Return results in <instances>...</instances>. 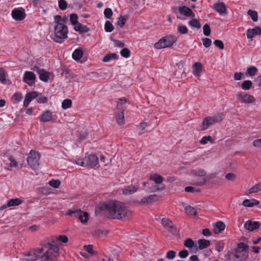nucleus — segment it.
<instances>
[{"mask_svg":"<svg viewBox=\"0 0 261 261\" xmlns=\"http://www.w3.org/2000/svg\"><path fill=\"white\" fill-rule=\"evenodd\" d=\"M83 51L80 48L76 49L72 54V58L74 60L77 61L82 58Z\"/></svg>","mask_w":261,"mask_h":261,"instance_id":"nucleus-32","label":"nucleus"},{"mask_svg":"<svg viewBox=\"0 0 261 261\" xmlns=\"http://www.w3.org/2000/svg\"><path fill=\"white\" fill-rule=\"evenodd\" d=\"M36 77V75L34 72L25 71L23 77V81L31 86L34 83Z\"/></svg>","mask_w":261,"mask_h":261,"instance_id":"nucleus-12","label":"nucleus"},{"mask_svg":"<svg viewBox=\"0 0 261 261\" xmlns=\"http://www.w3.org/2000/svg\"><path fill=\"white\" fill-rule=\"evenodd\" d=\"M175 252L173 250H170L167 252L166 257L169 259H173L175 256Z\"/></svg>","mask_w":261,"mask_h":261,"instance_id":"nucleus-62","label":"nucleus"},{"mask_svg":"<svg viewBox=\"0 0 261 261\" xmlns=\"http://www.w3.org/2000/svg\"><path fill=\"white\" fill-rule=\"evenodd\" d=\"M252 85V83L250 80L244 81L241 84V88L244 90H249Z\"/></svg>","mask_w":261,"mask_h":261,"instance_id":"nucleus-36","label":"nucleus"},{"mask_svg":"<svg viewBox=\"0 0 261 261\" xmlns=\"http://www.w3.org/2000/svg\"><path fill=\"white\" fill-rule=\"evenodd\" d=\"M78 16L76 14H72L70 17V20L72 25H74L78 23L77 21Z\"/></svg>","mask_w":261,"mask_h":261,"instance_id":"nucleus-54","label":"nucleus"},{"mask_svg":"<svg viewBox=\"0 0 261 261\" xmlns=\"http://www.w3.org/2000/svg\"><path fill=\"white\" fill-rule=\"evenodd\" d=\"M175 40L172 37L167 36L161 38L158 42L154 44V47L156 49H161L171 46Z\"/></svg>","mask_w":261,"mask_h":261,"instance_id":"nucleus-7","label":"nucleus"},{"mask_svg":"<svg viewBox=\"0 0 261 261\" xmlns=\"http://www.w3.org/2000/svg\"><path fill=\"white\" fill-rule=\"evenodd\" d=\"M214 44L215 46L218 47L220 49H223L224 48V45L223 42L220 40H215L214 41Z\"/></svg>","mask_w":261,"mask_h":261,"instance_id":"nucleus-57","label":"nucleus"},{"mask_svg":"<svg viewBox=\"0 0 261 261\" xmlns=\"http://www.w3.org/2000/svg\"><path fill=\"white\" fill-rule=\"evenodd\" d=\"M72 101L69 99L64 100L62 103V107L64 109H67L71 107Z\"/></svg>","mask_w":261,"mask_h":261,"instance_id":"nucleus-45","label":"nucleus"},{"mask_svg":"<svg viewBox=\"0 0 261 261\" xmlns=\"http://www.w3.org/2000/svg\"><path fill=\"white\" fill-rule=\"evenodd\" d=\"M68 30L67 27L64 23L56 24L54 27L55 35L52 38L56 42L62 43L67 38Z\"/></svg>","mask_w":261,"mask_h":261,"instance_id":"nucleus-4","label":"nucleus"},{"mask_svg":"<svg viewBox=\"0 0 261 261\" xmlns=\"http://www.w3.org/2000/svg\"><path fill=\"white\" fill-rule=\"evenodd\" d=\"M177 30L181 34H186L188 32V28L182 25H179L177 28Z\"/></svg>","mask_w":261,"mask_h":261,"instance_id":"nucleus-49","label":"nucleus"},{"mask_svg":"<svg viewBox=\"0 0 261 261\" xmlns=\"http://www.w3.org/2000/svg\"><path fill=\"white\" fill-rule=\"evenodd\" d=\"M260 191L258 183L255 184L254 186L250 188L246 192V195H249L251 193H257Z\"/></svg>","mask_w":261,"mask_h":261,"instance_id":"nucleus-38","label":"nucleus"},{"mask_svg":"<svg viewBox=\"0 0 261 261\" xmlns=\"http://www.w3.org/2000/svg\"><path fill=\"white\" fill-rule=\"evenodd\" d=\"M12 16L15 20L21 21L25 17V14L23 9H14L11 13Z\"/></svg>","mask_w":261,"mask_h":261,"instance_id":"nucleus-11","label":"nucleus"},{"mask_svg":"<svg viewBox=\"0 0 261 261\" xmlns=\"http://www.w3.org/2000/svg\"><path fill=\"white\" fill-rule=\"evenodd\" d=\"M126 19L125 16H120L118 18L117 24L120 27L122 28L125 24Z\"/></svg>","mask_w":261,"mask_h":261,"instance_id":"nucleus-47","label":"nucleus"},{"mask_svg":"<svg viewBox=\"0 0 261 261\" xmlns=\"http://www.w3.org/2000/svg\"><path fill=\"white\" fill-rule=\"evenodd\" d=\"M68 241V238L65 235H59L53 237V243L60 242L63 243H66Z\"/></svg>","mask_w":261,"mask_h":261,"instance_id":"nucleus-28","label":"nucleus"},{"mask_svg":"<svg viewBox=\"0 0 261 261\" xmlns=\"http://www.w3.org/2000/svg\"><path fill=\"white\" fill-rule=\"evenodd\" d=\"M184 246L190 249L192 252L196 253L198 250L197 244L190 238L187 239L184 243Z\"/></svg>","mask_w":261,"mask_h":261,"instance_id":"nucleus-15","label":"nucleus"},{"mask_svg":"<svg viewBox=\"0 0 261 261\" xmlns=\"http://www.w3.org/2000/svg\"><path fill=\"white\" fill-rule=\"evenodd\" d=\"M89 214L86 212H82L81 214L79 216V219L82 223H86L89 220Z\"/></svg>","mask_w":261,"mask_h":261,"instance_id":"nucleus-37","label":"nucleus"},{"mask_svg":"<svg viewBox=\"0 0 261 261\" xmlns=\"http://www.w3.org/2000/svg\"><path fill=\"white\" fill-rule=\"evenodd\" d=\"M259 204V201L255 199H245L242 202V205L245 207H253L254 205H257Z\"/></svg>","mask_w":261,"mask_h":261,"instance_id":"nucleus-26","label":"nucleus"},{"mask_svg":"<svg viewBox=\"0 0 261 261\" xmlns=\"http://www.w3.org/2000/svg\"><path fill=\"white\" fill-rule=\"evenodd\" d=\"M149 179L153 181L155 184L159 185L163 182L164 178L159 174H154L150 176Z\"/></svg>","mask_w":261,"mask_h":261,"instance_id":"nucleus-29","label":"nucleus"},{"mask_svg":"<svg viewBox=\"0 0 261 261\" xmlns=\"http://www.w3.org/2000/svg\"><path fill=\"white\" fill-rule=\"evenodd\" d=\"M84 249L86 251L88 252L89 254H90L91 255H94V251H93V246L92 245H85L84 246Z\"/></svg>","mask_w":261,"mask_h":261,"instance_id":"nucleus-58","label":"nucleus"},{"mask_svg":"<svg viewBox=\"0 0 261 261\" xmlns=\"http://www.w3.org/2000/svg\"><path fill=\"white\" fill-rule=\"evenodd\" d=\"M222 120L221 114H217L212 116H207L204 118L201 125V130H205L208 127L216 123L220 122Z\"/></svg>","mask_w":261,"mask_h":261,"instance_id":"nucleus-5","label":"nucleus"},{"mask_svg":"<svg viewBox=\"0 0 261 261\" xmlns=\"http://www.w3.org/2000/svg\"><path fill=\"white\" fill-rule=\"evenodd\" d=\"M75 31L79 32L80 33H87L89 31V29L86 26L83 25L80 22L74 25Z\"/></svg>","mask_w":261,"mask_h":261,"instance_id":"nucleus-30","label":"nucleus"},{"mask_svg":"<svg viewBox=\"0 0 261 261\" xmlns=\"http://www.w3.org/2000/svg\"><path fill=\"white\" fill-rule=\"evenodd\" d=\"M117 59V55L115 53L109 54L106 55L103 58L102 61L104 62H107L112 59Z\"/></svg>","mask_w":261,"mask_h":261,"instance_id":"nucleus-42","label":"nucleus"},{"mask_svg":"<svg viewBox=\"0 0 261 261\" xmlns=\"http://www.w3.org/2000/svg\"><path fill=\"white\" fill-rule=\"evenodd\" d=\"M82 211H81L80 209H75L74 210H68L67 213L66 215H70L74 218H79V216L82 213Z\"/></svg>","mask_w":261,"mask_h":261,"instance_id":"nucleus-33","label":"nucleus"},{"mask_svg":"<svg viewBox=\"0 0 261 261\" xmlns=\"http://www.w3.org/2000/svg\"><path fill=\"white\" fill-rule=\"evenodd\" d=\"M179 12L187 17H194L195 14L192 11V10L186 6H181L178 8Z\"/></svg>","mask_w":261,"mask_h":261,"instance_id":"nucleus-20","label":"nucleus"},{"mask_svg":"<svg viewBox=\"0 0 261 261\" xmlns=\"http://www.w3.org/2000/svg\"><path fill=\"white\" fill-rule=\"evenodd\" d=\"M67 4L66 2L64 0H59V7L60 9L62 10H65L67 8Z\"/></svg>","mask_w":261,"mask_h":261,"instance_id":"nucleus-60","label":"nucleus"},{"mask_svg":"<svg viewBox=\"0 0 261 261\" xmlns=\"http://www.w3.org/2000/svg\"><path fill=\"white\" fill-rule=\"evenodd\" d=\"M248 246L245 242H240L237 248L228 253L229 259L231 261H244L248 256Z\"/></svg>","mask_w":261,"mask_h":261,"instance_id":"nucleus-3","label":"nucleus"},{"mask_svg":"<svg viewBox=\"0 0 261 261\" xmlns=\"http://www.w3.org/2000/svg\"><path fill=\"white\" fill-rule=\"evenodd\" d=\"M176 66L178 67L179 71L178 73H175V75L177 76L178 77H181L182 76V74L185 72V69L184 68V63L180 61L177 63H176Z\"/></svg>","mask_w":261,"mask_h":261,"instance_id":"nucleus-34","label":"nucleus"},{"mask_svg":"<svg viewBox=\"0 0 261 261\" xmlns=\"http://www.w3.org/2000/svg\"><path fill=\"white\" fill-rule=\"evenodd\" d=\"M115 119L118 124L121 125L124 124V109H122L120 112L116 114Z\"/></svg>","mask_w":261,"mask_h":261,"instance_id":"nucleus-24","label":"nucleus"},{"mask_svg":"<svg viewBox=\"0 0 261 261\" xmlns=\"http://www.w3.org/2000/svg\"><path fill=\"white\" fill-rule=\"evenodd\" d=\"M6 81V72L3 68H0V81L4 83Z\"/></svg>","mask_w":261,"mask_h":261,"instance_id":"nucleus-55","label":"nucleus"},{"mask_svg":"<svg viewBox=\"0 0 261 261\" xmlns=\"http://www.w3.org/2000/svg\"><path fill=\"white\" fill-rule=\"evenodd\" d=\"M105 207L111 219L125 220L132 216V212L123 203L119 201L110 202L105 204Z\"/></svg>","mask_w":261,"mask_h":261,"instance_id":"nucleus-2","label":"nucleus"},{"mask_svg":"<svg viewBox=\"0 0 261 261\" xmlns=\"http://www.w3.org/2000/svg\"><path fill=\"white\" fill-rule=\"evenodd\" d=\"M59 248L48 242L42 244L41 247L34 249L30 251L24 256V259L27 261H35L43 257V256H49L52 254H59Z\"/></svg>","mask_w":261,"mask_h":261,"instance_id":"nucleus-1","label":"nucleus"},{"mask_svg":"<svg viewBox=\"0 0 261 261\" xmlns=\"http://www.w3.org/2000/svg\"><path fill=\"white\" fill-rule=\"evenodd\" d=\"M211 140H212L211 136H204V137H203L200 140V143L201 144H205L206 143H207V142L208 141H211Z\"/></svg>","mask_w":261,"mask_h":261,"instance_id":"nucleus-61","label":"nucleus"},{"mask_svg":"<svg viewBox=\"0 0 261 261\" xmlns=\"http://www.w3.org/2000/svg\"><path fill=\"white\" fill-rule=\"evenodd\" d=\"M48 184L50 186L55 188H58L60 186L61 182L59 180L52 179L49 181Z\"/></svg>","mask_w":261,"mask_h":261,"instance_id":"nucleus-53","label":"nucleus"},{"mask_svg":"<svg viewBox=\"0 0 261 261\" xmlns=\"http://www.w3.org/2000/svg\"><path fill=\"white\" fill-rule=\"evenodd\" d=\"M189 255V252L187 250H183L179 252V256L180 258H184L187 257Z\"/></svg>","mask_w":261,"mask_h":261,"instance_id":"nucleus-63","label":"nucleus"},{"mask_svg":"<svg viewBox=\"0 0 261 261\" xmlns=\"http://www.w3.org/2000/svg\"><path fill=\"white\" fill-rule=\"evenodd\" d=\"M247 14L249 15L252 20L254 22H256L258 20V15L257 12L254 10H249L247 12Z\"/></svg>","mask_w":261,"mask_h":261,"instance_id":"nucleus-43","label":"nucleus"},{"mask_svg":"<svg viewBox=\"0 0 261 261\" xmlns=\"http://www.w3.org/2000/svg\"><path fill=\"white\" fill-rule=\"evenodd\" d=\"M189 24L193 28H196L197 29H199L201 28V24L199 21L196 18L192 19L189 21Z\"/></svg>","mask_w":261,"mask_h":261,"instance_id":"nucleus-40","label":"nucleus"},{"mask_svg":"<svg viewBox=\"0 0 261 261\" xmlns=\"http://www.w3.org/2000/svg\"><path fill=\"white\" fill-rule=\"evenodd\" d=\"M185 212L187 214L190 215L196 216L197 213L195 208L191 206H187L185 207Z\"/></svg>","mask_w":261,"mask_h":261,"instance_id":"nucleus-41","label":"nucleus"},{"mask_svg":"<svg viewBox=\"0 0 261 261\" xmlns=\"http://www.w3.org/2000/svg\"><path fill=\"white\" fill-rule=\"evenodd\" d=\"M202 71V66L199 62L195 63L193 65V73L196 76L200 75Z\"/></svg>","mask_w":261,"mask_h":261,"instance_id":"nucleus-23","label":"nucleus"},{"mask_svg":"<svg viewBox=\"0 0 261 261\" xmlns=\"http://www.w3.org/2000/svg\"><path fill=\"white\" fill-rule=\"evenodd\" d=\"M127 100L125 97L120 98L118 99V101L117 103V109H121L122 110V106L124 103H126L127 102Z\"/></svg>","mask_w":261,"mask_h":261,"instance_id":"nucleus-46","label":"nucleus"},{"mask_svg":"<svg viewBox=\"0 0 261 261\" xmlns=\"http://www.w3.org/2000/svg\"><path fill=\"white\" fill-rule=\"evenodd\" d=\"M53 113L49 111L46 110L43 112L40 118V121L43 122H54L55 118Z\"/></svg>","mask_w":261,"mask_h":261,"instance_id":"nucleus-13","label":"nucleus"},{"mask_svg":"<svg viewBox=\"0 0 261 261\" xmlns=\"http://www.w3.org/2000/svg\"><path fill=\"white\" fill-rule=\"evenodd\" d=\"M22 200L19 198L12 199L8 202V206H14L20 205L22 203Z\"/></svg>","mask_w":261,"mask_h":261,"instance_id":"nucleus-35","label":"nucleus"},{"mask_svg":"<svg viewBox=\"0 0 261 261\" xmlns=\"http://www.w3.org/2000/svg\"><path fill=\"white\" fill-rule=\"evenodd\" d=\"M225 228V224L222 221H218L214 225V231L216 234H218L223 231Z\"/></svg>","mask_w":261,"mask_h":261,"instance_id":"nucleus-27","label":"nucleus"},{"mask_svg":"<svg viewBox=\"0 0 261 261\" xmlns=\"http://www.w3.org/2000/svg\"><path fill=\"white\" fill-rule=\"evenodd\" d=\"M139 187L140 185L138 182L125 186L122 189V193L125 195L133 194L138 190Z\"/></svg>","mask_w":261,"mask_h":261,"instance_id":"nucleus-10","label":"nucleus"},{"mask_svg":"<svg viewBox=\"0 0 261 261\" xmlns=\"http://www.w3.org/2000/svg\"><path fill=\"white\" fill-rule=\"evenodd\" d=\"M59 254H52L49 256H43V257L40 259V261H55L57 258Z\"/></svg>","mask_w":261,"mask_h":261,"instance_id":"nucleus-39","label":"nucleus"},{"mask_svg":"<svg viewBox=\"0 0 261 261\" xmlns=\"http://www.w3.org/2000/svg\"><path fill=\"white\" fill-rule=\"evenodd\" d=\"M203 34L206 36H208L211 34V29L208 24H205L203 27Z\"/></svg>","mask_w":261,"mask_h":261,"instance_id":"nucleus-50","label":"nucleus"},{"mask_svg":"<svg viewBox=\"0 0 261 261\" xmlns=\"http://www.w3.org/2000/svg\"><path fill=\"white\" fill-rule=\"evenodd\" d=\"M162 224L166 228H169V231L172 234H175L177 232V228L173 222L167 218L162 219Z\"/></svg>","mask_w":261,"mask_h":261,"instance_id":"nucleus-9","label":"nucleus"},{"mask_svg":"<svg viewBox=\"0 0 261 261\" xmlns=\"http://www.w3.org/2000/svg\"><path fill=\"white\" fill-rule=\"evenodd\" d=\"M237 100L243 103H252L255 101V97L247 93L240 91L236 95Z\"/></svg>","mask_w":261,"mask_h":261,"instance_id":"nucleus-8","label":"nucleus"},{"mask_svg":"<svg viewBox=\"0 0 261 261\" xmlns=\"http://www.w3.org/2000/svg\"><path fill=\"white\" fill-rule=\"evenodd\" d=\"M158 200V197L155 195H149L147 197L142 198L141 200L138 202L140 204H148L152 201H156Z\"/></svg>","mask_w":261,"mask_h":261,"instance_id":"nucleus-22","label":"nucleus"},{"mask_svg":"<svg viewBox=\"0 0 261 261\" xmlns=\"http://www.w3.org/2000/svg\"><path fill=\"white\" fill-rule=\"evenodd\" d=\"M104 15L106 18L109 19L113 15V12L110 8H106L104 11Z\"/></svg>","mask_w":261,"mask_h":261,"instance_id":"nucleus-56","label":"nucleus"},{"mask_svg":"<svg viewBox=\"0 0 261 261\" xmlns=\"http://www.w3.org/2000/svg\"><path fill=\"white\" fill-rule=\"evenodd\" d=\"M213 8L220 15L227 14L226 7L223 2L214 4Z\"/></svg>","mask_w":261,"mask_h":261,"instance_id":"nucleus-17","label":"nucleus"},{"mask_svg":"<svg viewBox=\"0 0 261 261\" xmlns=\"http://www.w3.org/2000/svg\"><path fill=\"white\" fill-rule=\"evenodd\" d=\"M121 55L125 58H127L130 56V51L127 48H124L120 51Z\"/></svg>","mask_w":261,"mask_h":261,"instance_id":"nucleus-51","label":"nucleus"},{"mask_svg":"<svg viewBox=\"0 0 261 261\" xmlns=\"http://www.w3.org/2000/svg\"><path fill=\"white\" fill-rule=\"evenodd\" d=\"M75 163L83 167L87 166V163L86 161L85 158L84 159H78L75 161Z\"/></svg>","mask_w":261,"mask_h":261,"instance_id":"nucleus-59","label":"nucleus"},{"mask_svg":"<svg viewBox=\"0 0 261 261\" xmlns=\"http://www.w3.org/2000/svg\"><path fill=\"white\" fill-rule=\"evenodd\" d=\"M252 144L255 147L261 148V139L253 141Z\"/></svg>","mask_w":261,"mask_h":261,"instance_id":"nucleus-64","label":"nucleus"},{"mask_svg":"<svg viewBox=\"0 0 261 261\" xmlns=\"http://www.w3.org/2000/svg\"><path fill=\"white\" fill-rule=\"evenodd\" d=\"M105 30L107 32H111L114 30V27L110 21H106L105 24Z\"/></svg>","mask_w":261,"mask_h":261,"instance_id":"nucleus-44","label":"nucleus"},{"mask_svg":"<svg viewBox=\"0 0 261 261\" xmlns=\"http://www.w3.org/2000/svg\"><path fill=\"white\" fill-rule=\"evenodd\" d=\"M40 157V154L38 152L34 150H32L30 151L27 159L28 163L30 167L33 169L38 168Z\"/></svg>","mask_w":261,"mask_h":261,"instance_id":"nucleus-6","label":"nucleus"},{"mask_svg":"<svg viewBox=\"0 0 261 261\" xmlns=\"http://www.w3.org/2000/svg\"><path fill=\"white\" fill-rule=\"evenodd\" d=\"M258 69L254 66H251L247 69V72L251 76L255 75Z\"/></svg>","mask_w":261,"mask_h":261,"instance_id":"nucleus-48","label":"nucleus"},{"mask_svg":"<svg viewBox=\"0 0 261 261\" xmlns=\"http://www.w3.org/2000/svg\"><path fill=\"white\" fill-rule=\"evenodd\" d=\"M38 96L37 92L33 91L28 93L23 101V106L25 107H28L30 102L34 99L36 98Z\"/></svg>","mask_w":261,"mask_h":261,"instance_id":"nucleus-18","label":"nucleus"},{"mask_svg":"<svg viewBox=\"0 0 261 261\" xmlns=\"http://www.w3.org/2000/svg\"><path fill=\"white\" fill-rule=\"evenodd\" d=\"M34 70L37 72L39 75L40 80L46 82L49 79V72L45 71L44 69H40L38 67H34Z\"/></svg>","mask_w":261,"mask_h":261,"instance_id":"nucleus-16","label":"nucleus"},{"mask_svg":"<svg viewBox=\"0 0 261 261\" xmlns=\"http://www.w3.org/2000/svg\"><path fill=\"white\" fill-rule=\"evenodd\" d=\"M85 159L87 166H90L91 168L95 167L98 163V158L95 154H90L85 157Z\"/></svg>","mask_w":261,"mask_h":261,"instance_id":"nucleus-14","label":"nucleus"},{"mask_svg":"<svg viewBox=\"0 0 261 261\" xmlns=\"http://www.w3.org/2000/svg\"><path fill=\"white\" fill-rule=\"evenodd\" d=\"M261 34V28L259 27H256L253 29H248L247 31L246 35L248 39H252L255 35Z\"/></svg>","mask_w":261,"mask_h":261,"instance_id":"nucleus-21","label":"nucleus"},{"mask_svg":"<svg viewBox=\"0 0 261 261\" xmlns=\"http://www.w3.org/2000/svg\"><path fill=\"white\" fill-rule=\"evenodd\" d=\"M202 41L204 46L206 48L209 47L212 44L211 39L208 38H203Z\"/></svg>","mask_w":261,"mask_h":261,"instance_id":"nucleus-52","label":"nucleus"},{"mask_svg":"<svg viewBox=\"0 0 261 261\" xmlns=\"http://www.w3.org/2000/svg\"><path fill=\"white\" fill-rule=\"evenodd\" d=\"M259 226L260 223L258 222L251 220L247 221L244 225L245 228L249 231H253L258 228Z\"/></svg>","mask_w":261,"mask_h":261,"instance_id":"nucleus-19","label":"nucleus"},{"mask_svg":"<svg viewBox=\"0 0 261 261\" xmlns=\"http://www.w3.org/2000/svg\"><path fill=\"white\" fill-rule=\"evenodd\" d=\"M191 175L194 176H199V177H203L204 176L206 172V171L201 168H197L196 169H192L190 171V173Z\"/></svg>","mask_w":261,"mask_h":261,"instance_id":"nucleus-25","label":"nucleus"},{"mask_svg":"<svg viewBox=\"0 0 261 261\" xmlns=\"http://www.w3.org/2000/svg\"><path fill=\"white\" fill-rule=\"evenodd\" d=\"M198 244L199 245L198 248L200 250L208 247L210 245V241L205 239H199L198 241Z\"/></svg>","mask_w":261,"mask_h":261,"instance_id":"nucleus-31","label":"nucleus"}]
</instances>
